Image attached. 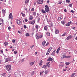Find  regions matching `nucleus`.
<instances>
[{
	"label": "nucleus",
	"instance_id": "48",
	"mask_svg": "<svg viewBox=\"0 0 77 77\" xmlns=\"http://www.w3.org/2000/svg\"><path fill=\"white\" fill-rule=\"evenodd\" d=\"M25 21H26V22H27V21H28V20H27V19H25Z\"/></svg>",
	"mask_w": 77,
	"mask_h": 77
},
{
	"label": "nucleus",
	"instance_id": "56",
	"mask_svg": "<svg viewBox=\"0 0 77 77\" xmlns=\"http://www.w3.org/2000/svg\"><path fill=\"white\" fill-rule=\"evenodd\" d=\"M60 50V47H59V48H58L57 50H58V51H59V50Z\"/></svg>",
	"mask_w": 77,
	"mask_h": 77
},
{
	"label": "nucleus",
	"instance_id": "59",
	"mask_svg": "<svg viewBox=\"0 0 77 77\" xmlns=\"http://www.w3.org/2000/svg\"><path fill=\"white\" fill-rule=\"evenodd\" d=\"M39 65L40 66H41V65H42V63H39Z\"/></svg>",
	"mask_w": 77,
	"mask_h": 77
},
{
	"label": "nucleus",
	"instance_id": "6",
	"mask_svg": "<svg viewBox=\"0 0 77 77\" xmlns=\"http://www.w3.org/2000/svg\"><path fill=\"white\" fill-rule=\"evenodd\" d=\"M72 38V35H69L67 37L66 39V40L68 41V40H69V39H71V38Z\"/></svg>",
	"mask_w": 77,
	"mask_h": 77
},
{
	"label": "nucleus",
	"instance_id": "26",
	"mask_svg": "<svg viewBox=\"0 0 77 77\" xmlns=\"http://www.w3.org/2000/svg\"><path fill=\"white\" fill-rule=\"evenodd\" d=\"M71 57V56H66V58H70Z\"/></svg>",
	"mask_w": 77,
	"mask_h": 77
},
{
	"label": "nucleus",
	"instance_id": "12",
	"mask_svg": "<svg viewBox=\"0 0 77 77\" xmlns=\"http://www.w3.org/2000/svg\"><path fill=\"white\" fill-rule=\"evenodd\" d=\"M55 51H56L55 50L54 51H53V52L51 54V55L52 56H54V54H55Z\"/></svg>",
	"mask_w": 77,
	"mask_h": 77
},
{
	"label": "nucleus",
	"instance_id": "60",
	"mask_svg": "<svg viewBox=\"0 0 77 77\" xmlns=\"http://www.w3.org/2000/svg\"><path fill=\"white\" fill-rule=\"evenodd\" d=\"M45 17L46 20H47V15H45Z\"/></svg>",
	"mask_w": 77,
	"mask_h": 77
},
{
	"label": "nucleus",
	"instance_id": "42",
	"mask_svg": "<svg viewBox=\"0 0 77 77\" xmlns=\"http://www.w3.org/2000/svg\"><path fill=\"white\" fill-rule=\"evenodd\" d=\"M12 41L13 43H15V40L13 39Z\"/></svg>",
	"mask_w": 77,
	"mask_h": 77
},
{
	"label": "nucleus",
	"instance_id": "61",
	"mask_svg": "<svg viewBox=\"0 0 77 77\" xmlns=\"http://www.w3.org/2000/svg\"><path fill=\"white\" fill-rule=\"evenodd\" d=\"M71 12H72V13H74V11L73 10H71Z\"/></svg>",
	"mask_w": 77,
	"mask_h": 77
},
{
	"label": "nucleus",
	"instance_id": "32",
	"mask_svg": "<svg viewBox=\"0 0 77 77\" xmlns=\"http://www.w3.org/2000/svg\"><path fill=\"white\" fill-rule=\"evenodd\" d=\"M35 28L37 29L38 30V25H36L35 26Z\"/></svg>",
	"mask_w": 77,
	"mask_h": 77
},
{
	"label": "nucleus",
	"instance_id": "20",
	"mask_svg": "<svg viewBox=\"0 0 77 77\" xmlns=\"http://www.w3.org/2000/svg\"><path fill=\"white\" fill-rule=\"evenodd\" d=\"M48 71L47 70H45V73L46 74H48Z\"/></svg>",
	"mask_w": 77,
	"mask_h": 77
},
{
	"label": "nucleus",
	"instance_id": "35",
	"mask_svg": "<svg viewBox=\"0 0 77 77\" xmlns=\"http://www.w3.org/2000/svg\"><path fill=\"white\" fill-rule=\"evenodd\" d=\"M5 46H6L8 45V43L7 42H5L4 43Z\"/></svg>",
	"mask_w": 77,
	"mask_h": 77
},
{
	"label": "nucleus",
	"instance_id": "63",
	"mask_svg": "<svg viewBox=\"0 0 77 77\" xmlns=\"http://www.w3.org/2000/svg\"><path fill=\"white\" fill-rule=\"evenodd\" d=\"M24 59H22V62H24Z\"/></svg>",
	"mask_w": 77,
	"mask_h": 77
},
{
	"label": "nucleus",
	"instance_id": "19",
	"mask_svg": "<svg viewBox=\"0 0 77 77\" xmlns=\"http://www.w3.org/2000/svg\"><path fill=\"white\" fill-rule=\"evenodd\" d=\"M69 63H70L69 62H66L65 63V64H66V65H68L69 64Z\"/></svg>",
	"mask_w": 77,
	"mask_h": 77
},
{
	"label": "nucleus",
	"instance_id": "18",
	"mask_svg": "<svg viewBox=\"0 0 77 77\" xmlns=\"http://www.w3.org/2000/svg\"><path fill=\"white\" fill-rule=\"evenodd\" d=\"M33 14L34 16H36V12H33Z\"/></svg>",
	"mask_w": 77,
	"mask_h": 77
},
{
	"label": "nucleus",
	"instance_id": "57",
	"mask_svg": "<svg viewBox=\"0 0 77 77\" xmlns=\"http://www.w3.org/2000/svg\"><path fill=\"white\" fill-rule=\"evenodd\" d=\"M37 17H38V15H39V13H37Z\"/></svg>",
	"mask_w": 77,
	"mask_h": 77
},
{
	"label": "nucleus",
	"instance_id": "54",
	"mask_svg": "<svg viewBox=\"0 0 77 77\" xmlns=\"http://www.w3.org/2000/svg\"><path fill=\"white\" fill-rule=\"evenodd\" d=\"M34 46H35V45H33L32 47H31V49H32L33 48V47H34Z\"/></svg>",
	"mask_w": 77,
	"mask_h": 77
},
{
	"label": "nucleus",
	"instance_id": "13",
	"mask_svg": "<svg viewBox=\"0 0 77 77\" xmlns=\"http://www.w3.org/2000/svg\"><path fill=\"white\" fill-rule=\"evenodd\" d=\"M55 34H57V33H58L59 32V30H56L55 31Z\"/></svg>",
	"mask_w": 77,
	"mask_h": 77
},
{
	"label": "nucleus",
	"instance_id": "37",
	"mask_svg": "<svg viewBox=\"0 0 77 77\" xmlns=\"http://www.w3.org/2000/svg\"><path fill=\"white\" fill-rule=\"evenodd\" d=\"M69 6L70 7H71V8H72V4H69Z\"/></svg>",
	"mask_w": 77,
	"mask_h": 77
},
{
	"label": "nucleus",
	"instance_id": "1",
	"mask_svg": "<svg viewBox=\"0 0 77 77\" xmlns=\"http://www.w3.org/2000/svg\"><path fill=\"white\" fill-rule=\"evenodd\" d=\"M5 69L7 71H9L11 69V66L9 65H7L5 67Z\"/></svg>",
	"mask_w": 77,
	"mask_h": 77
},
{
	"label": "nucleus",
	"instance_id": "31",
	"mask_svg": "<svg viewBox=\"0 0 77 77\" xmlns=\"http://www.w3.org/2000/svg\"><path fill=\"white\" fill-rule=\"evenodd\" d=\"M29 0H26L25 3L27 4L29 3Z\"/></svg>",
	"mask_w": 77,
	"mask_h": 77
},
{
	"label": "nucleus",
	"instance_id": "24",
	"mask_svg": "<svg viewBox=\"0 0 77 77\" xmlns=\"http://www.w3.org/2000/svg\"><path fill=\"white\" fill-rule=\"evenodd\" d=\"M2 12L3 14H5V10H2Z\"/></svg>",
	"mask_w": 77,
	"mask_h": 77
},
{
	"label": "nucleus",
	"instance_id": "22",
	"mask_svg": "<svg viewBox=\"0 0 77 77\" xmlns=\"http://www.w3.org/2000/svg\"><path fill=\"white\" fill-rule=\"evenodd\" d=\"M21 14H22V17H25V14H23V13H21Z\"/></svg>",
	"mask_w": 77,
	"mask_h": 77
},
{
	"label": "nucleus",
	"instance_id": "49",
	"mask_svg": "<svg viewBox=\"0 0 77 77\" xmlns=\"http://www.w3.org/2000/svg\"><path fill=\"white\" fill-rule=\"evenodd\" d=\"M59 51H58V50H57L56 51V53H57V54H58L59 53Z\"/></svg>",
	"mask_w": 77,
	"mask_h": 77
},
{
	"label": "nucleus",
	"instance_id": "2",
	"mask_svg": "<svg viewBox=\"0 0 77 77\" xmlns=\"http://www.w3.org/2000/svg\"><path fill=\"white\" fill-rule=\"evenodd\" d=\"M43 37V35H41L39 36H38V34L36 33L35 35V37L37 39H39V38H41Z\"/></svg>",
	"mask_w": 77,
	"mask_h": 77
},
{
	"label": "nucleus",
	"instance_id": "38",
	"mask_svg": "<svg viewBox=\"0 0 77 77\" xmlns=\"http://www.w3.org/2000/svg\"><path fill=\"white\" fill-rule=\"evenodd\" d=\"M62 24H63V25H64V24H65V21H63L62 23H61Z\"/></svg>",
	"mask_w": 77,
	"mask_h": 77
},
{
	"label": "nucleus",
	"instance_id": "41",
	"mask_svg": "<svg viewBox=\"0 0 77 77\" xmlns=\"http://www.w3.org/2000/svg\"><path fill=\"white\" fill-rule=\"evenodd\" d=\"M49 53H50V51H48V52L46 53V54H48Z\"/></svg>",
	"mask_w": 77,
	"mask_h": 77
},
{
	"label": "nucleus",
	"instance_id": "16",
	"mask_svg": "<svg viewBox=\"0 0 77 77\" xmlns=\"http://www.w3.org/2000/svg\"><path fill=\"white\" fill-rule=\"evenodd\" d=\"M46 43V42H45V41L43 42L42 43V45H43V46H44V45Z\"/></svg>",
	"mask_w": 77,
	"mask_h": 77
},
{
	"label": "nucleus",
	"instance_id": "64",
	"mask_svg": "<svg viewBox=\"0 0 77 77\" xmlns=\"http://www.w3.org/2000/svg\"><path fill=\"white\" fill-rule=\"evenodd\" d=\"M75 77V76H73V75H71V76L70 77Z\"/></svg>",
	"mask_w": 77,
	"mask_h": 77
},
{
	"label": "nucleus",
	"instance_id": "17",
	"mask_svg": "<svg viewBox=\"0 0 77 77\" xmlns=\"http://www.w3.org/2000/svg\"><path fill=\"white\" fill-rule=\"evenodd\" d=\"M33 18V17L32 16H30L29 17V20H32Z\"/></svg>",
	"mask_w": 77,
	"mask_h": 77
},
{
	"label": "nucleus",
	"instance_id": "25",
	"mask_svg": "<svg viewBox=\"0 0 77 77\" xmlns=\"http://www.w3.org/2000/svg\"><path fill=\"white\" fill-rule=\"evenodd\" d=\"M51 49H52V48L51 47L49 49H48V51H51Z\"/></svg>",
	"mask_w": 77,
	"mask_h": 77
},
{
	"label": "nucleus",
	"instance_id": "28",
	"mask_svg": "<svg viewBox=\"0 0 77 77\" xmlns=\"http://www.w3.org/2000/svg\"><path fill=\"white\" fill-rule=\"evenodd\" d=\"M44 29L45 30H47V26H45Z\"/></svg>",
	"mask_w": 77,
	"mask_h": 77
},
{
	"label": "nucleus",
	"instance_id": "55",
	"mask_svg": "<svg viewBox=\"0 0 77 77\" xmlns=\"http://www.w3.org/2000/svg\"><path fill=\"white\" fill-rule=\"evenodd\" d=\"M14 54H17V51H14Z\"/></svg>",
	"mask_w": 77,
	"mask_h": 77
},
{
	"label": "nucleus",
	"instance_id": "51",
	"mask_svg": "<svg viewBox=\"0 0 77 77\" xmlns=\"http://www.w3.org/2000/svg\"><path fill=\"white\" fill-rule=\"evenodd\" d=\"M38 17V21H40V18H39V17Z\"/></svg>",
	"mask_w": 77,
	"mask_h": 77
},
{
	"label": "nucleus",
	"instance_id": "62",
	"mask_svg": "<svg viewBox=\"0 0 77 77\" xmlns=\"http://www.w3.org/2000/svg\"><path fill=\"white\" fill-rule=\"evenodd\" d=\"M72 29H75V27H72Z\"/></svg>",
	"mask_w": 77,
	"mask_h": 77
},
{
	"label": "nucleus",
	"instance_id": "4",
	"mask_svg": "<svg viewBox=\"0 0 77 77\" xmlns=\"http://www.w3.org/2000/svg\"><path fill=\"white\" fill-rule=\"evenodd\" d=\"M11 60H12V57H9L8 58L6 59L5 60V62H9V61H10Z\"/></svg>",
	"mask_w": 77,
	"mask_h": 77
},
{
	"label": "nucleus",
	"instance_id": "8",
	"mask_svg": "<svg viewBox=\"0 0 77 77\" xmlns=\"http://www.w3.org/2000/svg\"><path fill=\"white\" fill-rule=\"evenodd\" d=\"M12 13H11L8 17V18L9 20H11V17H12Z\"/></svg>",
	"mask_w": 77,
	"mask_h": 77
},
{
	"label": "nucleus",
	"instance_id": "9",
	"mask_svg": "<svg viewBox=\"0 0 77 77\" xmlns=\"http://www.w3.org/2000/svg\"><path fill=\"white\" fill-rule=\"evenodd\" d=\"M35 62H33L29 63V64L30 66H32V65H34V63H35Z\"/></svg>",
	"mask_w": 77,
	"mask_h": 77
},
{
	"label": "nucleus",
	"instance_id": "21",
	"mask_svg": "<svg viewBox=\"0 0 77 77\" xmlns=\"http://www.w3.org/2000/svg\"><path fill=\"white\" fill-rule=\"evenodd\" d=\"M35 74V71L32 72L31 74V76L32 75H33Z\"/></svg>",
	"mask_w": 77,
	"mask_h": 77
},
{
	"label": "nucleus",
	"instance_id": "58",
	"mask_svg": "<svg viewBox=\"0 0 77 77\" xmlns=\"http://www.w3.org/2000/svg\"><path fill=\"white\" fill-rule=\"evenodd\" d=\"M9 30H11V27L10 26H9L8 28Z\"/></svg>",
	"mask_w": 77,
	"mask_h": 77
},
{
	"label": "nucleus",
	"instance_id": "7",
	"mask_svg": "<svg viewBox=\"0 0 77 77\" xmlns=\"http://www.w3.org/2000/svg\"><path fill=\"white\" fill-rule=\"evenodd\" d=\"M30 24H32V25H33L35 24V20L31 21L30 22Z\"/></svg>",
	"mask_w": 77,
	"mask_h": 77
},
{
	"label": "nucleus",
	"instance_id": "53",
	"mask_svg": "<svg viewBox=\"0 0 77 77\" xmlns=\"http://www.w3.org/2000/svg\"><path fill=\"white\" fill-rule=\"evenodd\" d=\"M50 2V1L49 0H48L47 2V3H49Z\"/></svg>",
	"mask_w": 77,
	"mask_h": 77
},
{
	"label": "nucleus",
	"instance_id": "40",
	"mask_svg": "<svg viewBox=\"0 0 77 77\" xmlns=\"http://www.w3.org/2000/svg\"><path fill=\"white\" fill-rule=\"evenodd\" d=\"M44 71H42V72H41L40 75H41L42 73H44Z\"/></svg>",
	"mask_w": 77,
	"mask_h": 77
},
{
	"label": "nucleus",
	"instance_id": "34",
	"mask_svg": "<svg viewBox=\"0 0 77 77\" xmlns=\"http://www.w3.org/2000/svg\"><path fill=\"white\" fill-rule=\"evenodd\" d=\"M43 68H44L45 69L46 68V66H45V65H44L43 67H42Z\"/></svg>",
	"mask_w": 77,
	"mask_h": 77
},
{
	"label": "nucleus",
	"instance_id": "46",
	"mask_svg": "<svg viewBox=\"0 0 77 77\" xmlns=\"http://www.w3.org/2000/svg\"><path fill=\"white\" fill-rule=\"evenodd\" d=\"M75 73H73L72 74V75L73 76H74V75H75Z\"/></svg>",
	"mask_w": 77,
	"mask_h": 77
},
{
	"label": "nucleus",
	"instance_id": "23",
	"mask_svg": "<svg viewBox=\"0 0 77 77\" xmlns=\"http://www.w3.org/2000/svg\"><path fill=\"white\" fill-rule=\"evenodd\" d=\"M46 35L47 36H50V34L49 32H47L46 33Z\"/></svg>",
	"mask_w": 77,
	"mask_h": 77
},
{
	"label": "nucleus",
	"instance_id": "43",
	"mask_svg": "<svg viewBox=\"0 0 77 77\" xmlns=\"http://www.w3.org/2000/svg\"><path fill=\"white\" fill-rule=\"evenodd\" d=\"M23 27L24 29H26V28H27V26H26L25 25H24Z\"/></svg>",
	"mask_w": 77,
	"mask_h": 77
},
{
	"label": "nucleus",
	"instance_id": "3",
	"mask_svg": "<svg viewBox=\"0 0 77 77\" xmlns=\"http://www.w3.org/2000/svg\"><path fill=\"white\" fill-rule=\"evenodd\" d=\"M45 11H46V12H49L50 10H49V8L48 7V6L47 5H45Z\"/></svg>",
	"mask_w": 77,
	"mask_h": 77
},
{
	"label": "nucleus",
	"instance_id": "29",
	"mask_svg": "<svg viewBox=\"0 0 77 77\" xmlns=\"http://www.w3.org/2000/svg\"><path fill=\"white\" fill-rule=\"evenodd\" d=\"M66 3H69L70 1L69 0H66Z\"/></svg>",
	"mask_w": 77,
	"mask_h": 77
},
{
	"label": "nucleus",
	"instance_id": "15",
	"mask_svg": "<svg viewBox=\"0 0 77 77\" xmlns=\"http://www.w3.org/2000/svg\"><path fill=\"white\" fill-rule=\"evenodd\" d=\"M6 72H5L4 73H3L2 75V76L1 77H4V76H5V75H6Z\"/></svg>",
	"mask_w": 77,
	"mask_h": 77
},
{
	"label": "nucleus",
	"instance_id": "10",
	"mask_svg": "<svg viewBox=\"0 0 77 77\" xmlns=\"http://www.w3.org/2000/svg\"><path fill=\"white\" fill-rule=\"evenodd\" d=\"M52 60H53V59L51 57H50L47 60V61H52Z\"/></svg>",
	"mask_w": 77,
	"mask_h": 77
},
{
	"label": "nucleus",
	"instance_id": "52",
	"mask_svg": "<svg viewBox=\"0 0 77 77\" xmlns=\"http://www.w3.org/2000/svg\"><path fill=\"white\" fill-rule=\"evenodd\" d=\"M32 31H35V28H33L32 29Z\"/></svg>",
	"mask_w": 77,
	"mask_h": 77
},
{
	"label": "nucleus",
	"instance_id": "39",
	"mask_svg": "<svg viewBox=\"0 0 77 77\" xmlns=\"http://www.w3.org/2000/svg\"><path fill=\"white\" fill-rule=\"evenodd\" d=\"M58 20L59 21H60V20H62V19H61V18L60 17H59L58 18Z\"/></svg>",
	"mask_w": 77,
	"mask_h": 77
},
{
	"label": "nucleus",
	"instance_id": "11",
	"mask_svg": "<svg viewBox=\"0 0 77 77\" xmlns=\"http://www.w3.org/2000/svg\"><path fill=\"white\" fill-rule=\"evenodd\" d=\"M61 59H64V58H66V56H65V54H64L63 55L61 56Z\"/></svg>",
	"mask_w": 77,
	"mask_h": 77
},
{
	"label": "nucleus",
	"instance_id": "30",
	"mask_svg": "<svg viewBox=\"0 0 77 77\" xmlns=\"http://www.w3.org/2000/svg\"><path fill=\"white\" fill-rule=\"evenodd\" d=\"M26 36H29L30 35H29V34L28 33H27L26 34Z\"/></svg>",
	"mask_w": 77,
	"mask_h": 77
},
{
	"label": "nucleus",
	"instance_id": "36",
	"mask_svg": "<svg viewBox=\"0 0 77 77\" xmlns=\"http://www.w3.org/2000/svg\"><path fill=\"white\" fill-rule=\"evenodd\" d=\"M31 11H35V8H32L31 9Z\"/></svg>",
	"mask_w": 77,
	"mask_h": 77
},
{
	"label": "nucleus",
	"instance_id": "14",
	"mask_svg": "<svg viewBox=\"0 0 77 77\" xmlns=\"http://www.w3.org/2000/svg\"><path fill=\"white\" fill-rule=\"evenodd\" d=\"M17 23L18 25H20V20L17 19Z\"/></svg>",
	"mask_w": 77,
	"mask_h": 77
},
{
	"label": "nucleus",
	"instance_id": "50",
	"mask_svg": "<svg viewBox=\"0 0 77 77\" xmlns=\"http://www.w3.org/2000/svg\"><path fill=\"white\" fill-rule=\"evenodd\" d=\"M66 26H69V24L68 23L66 24Z\"/></svg>",
	"mask_w": 77,
	"mask_h": 77
},
{
	"label": "nucleus",
	"instance_id": "45",
	"mask_svg": "<svg viewBox=\"0 0 77 77\" xmlns=\"http://www.w3.org/2000/svg\"><path fill=\"white\" fill-rule=\"evenodd\" d=\"M62 1H60V2H59L58 3V4L59 5H60V4H62Z\"/></svg>",
	"mask_w": 77,
	"mask_h": 77
},
{
	"label": "nucleus",
	"instance_id": "5",
	"mask_svg": "<svg viewBox=\"0 0 77 77\" xmlns=\"http://www.w3.org/2000/svg\"><path fill=\"white\" fill-rule=\"evenodd\" d=\"M37 3L38 4H42L43 3V0H38Z\"/></svg>",
	"mask_w": 77,
	"mask_h": 77
},
{
	"label": "nucleus",
	"instance_id": "27",
	"mask_svg": "<svg viewBox=\"0 0 77 77\" xmlns=\"http://www.w3.org/2000/svg\"><path fill=\"white\" fill-rule=\"evenodd\" d=\"M42 12L44 14H46V12L43 10H42Z\"/></svg>",
	"mask_w": 77,
	"mask_h": 77
},
{
	"label": "nucleus",
	"instance_id": "33",
	"mask_svg": "<svg viewBox=\"0 0 77 77\" xmlns=\"http://www.w3.org/2000/svg\"><path fill=\"white\" fill-rule=\"evenodd\" d=\"M66 35V33L65 32H64L62 35V36H65Z\"/></svg>",
	"mask_w": 77,
	"mask_h": 77
},
{
	"label": "nucleus",
	"instance_id": "47",
	"mask_svg": "<svg viewBox=\"0 0 77 77\" xmlns=\"http://www.w3.org/2000/svg\"><path fill=\"white\" fill-rule=\"evenodd\" d=\"M20 70L21 71H20V72H21V73H23V70L22 69H20Z\"/></svg>",
	"mask_w": 77,
	"mask_h": 77
},
{
	"label": "nucleus",
	"instance_id": "44",
	"mask_svg": "<svg viewBox=\"0 0 77 77\" xmlns=\"http://www.w3.org/2000/svg\"><path fill=\"white\" fill-rule=\"evenodd\" d=\"M69 25H70L71 23H72V22L71 21L69 22L68 23Z\"/></svg>",
	"mask_w": 77,
	"mask_h": 77
}]
</instances>
